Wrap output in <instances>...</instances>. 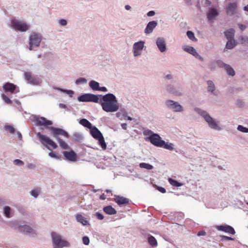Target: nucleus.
<instances>
[{
	"label": "nucleus",
	"mask_w": 248,
	"mask_h": 248,
	"mask_svg": "<svg viewBox=\"0 0 248 248\" xmlns=\"http://www.w3.org/2000/svg\"><path fill=\"white\" fill-rule=\"evenodd\" d=\"M238 26L241 31H244L246 28V26L242 24H239Z\"/></svg>",
	"instance_id": "nucleus-64"
},
{
	"label": "nucleus",
	"mask_w": 248,
	"mask_h": 248,
	"mask_svg": "<svg viewBox=\"0 0 248 248\" xmlns=\"http://www.w3.org/2000/svg\"><path fill=\"white\" fill-rule=\"evenodd\" d=\"M207 84V91L210 92L212 94L215 95H217L218 92L216 91V87L214 82L211 80H208Z\"/></svg>",
	"instance_id": "nucleus-25"
},
{
	"label": "nucleus",
	"mask_w": 248,
	"mask_h": 248,
	"mask_svg": "<svg viewBox=\"0 0 248 248\" xmlns=\"http://www.w3.org/2000/svg\"><path fill=\"white\" fill-rule=\"evenodd\" d=\"M5 130L9 131L10 133L11 134H13L15 132V128L14 127L10 125H6L5 127Z\"/></svg>",
	"instance_id": "nucleus-51"
},
{
	"label": "nucleus",
	"mask_w": 248,
	"mask_h": 248,
	"mask_svg": "<svg viewBox=\"0 0 248 248\" xmlns=\"http://www.w3.org/2000/svg\"><path fill=\"white\" fill-rule=\"evenodd\" d=\"M194 110L204 119L210 128L218 131L222 129V128L218 124L219 122L216 121L215 119L211 117L206 111L197 107L195 108Z\"/></svg>",
	"instance_id": "nucleus-2"
},
{
	"label": "nucleus",
	"mask_w": 248,
	"mask_h": 248,
	"mask_svg": "<svg viewBox=\"0 0 248 248\" xmlns=\"http://www.w3.org/2000/svg\"><path fill=\"white\" fill-rule=\"evenodd\" d=\"M37 136L41 143L47 148L49 149L48 145L51 146L53 149L57 148L58 146L56 143L47 136L42 134L40 132L37 133Z\"/></svg>",
	"instance_id": "nucleus-8"
},
{
	"label": "nucleus",
	"mask_w": 248,
	"mask_h": 248,
	"mask_svg": "<svg viewBox=\"0 0 248 248\" xmlns=\"http://www.w3.org/2000/svg\"><path fill=\"white\" fill-rule=\"evenodd\" d=\"M183 50L185 51L192 55L193 56H194V54H195L197 52L196 49L193 47L190 46H184L183 47Z\"/></svg>",
	"instance_id": "nucleus-34"
},
{
	"label": "nucleus",
	"mask_w": 248,
	"mask_h": 248,
	"mask_svg": "<svg viewBox=\"0 0 248 248\" xmlns=\"http://www.w3.org/2000/svg\"><path fill=\"white\" fill-rule=\"evenodd\" d=\"M186 35L190 40L193 41H196L197 40L195 37L194 33L192 31H188L186 32Z\"/></svg>",
	"instance_id": "nucleus-46"
},
{
	"label": "nucleus",
	"mask_w": 248,
	"mask_h": 248,
	"mask_svg": "<svg viewBox=\"0 0 248 248\" xmlns=\"http://www.w3.org/2000/svg\"><path fill=\"white\" fill-rule=\"evenodd\" d=\"M240 42L242 44L248 46V36H241L240 37Z\"/></svg>",
	"instance_id": "nucleus-45"
},
{
	"label": "nucleus",
	"mask_w": 248,
	"mask_h": 248,
	"mask_svg": "<svg viewBox=\"0 0 248 248\" xmlns=\"http://www.w3.org/2000/svg\"><path fill=\"white\" fill-rule=\"evenodd\" d=\"M83 139L82 135L78 132H75L73 135V140L75 141H80Z\"/></svg>",
	"instance_id": "nucleus-36"
},
{
	"label": "nucleus",
	"mask_w": 248,
	"mask_h": 248,
	"mask_svg": "<svg viewBox=\"0 0 248 248\" xmlns=\"http://www.w3.org/2000/svg\"><path fill=\"white\" fill-rule=\"evenodd\" d=\"M220 237L221 238V240L224 241V240H234V238H232L231 237L225 236V235H220Z\"/></svg>",
	"instance_id": "nucleus-56"
},
{
	"label": "nucleus",
	"mask_w": 248,
	"mask_h": 248,
	"mask_svg": "<svg viewBox=\"0 0 248 248\" xmlns=\"http://www.w3.org/2000/svg\"><path fill=\"white\" fill-rule=\"evenodd\" d=\"M197 235L198 236H205L206 235V232L204 231H201L198 232Z\"/></svg>",
	"instance_id": "nucleus-60"
},
{
	"label": "nucleus",
	"mask_w": 248,
	"mask_h": 248,
	"mask_svg": "<svg viewBox=\"0 0 248 248\" xmlns=\"http://www.w3.org/2000/svg\"><path fill=\"white\" fill-rule=\"evenodd\" d=\"M51 236L54 248H62L68 246V242L62 240L61 236L56 232H52Z\"/></svg>",
	"instance_id": "nucleus-7"
},
{
	"label": "nucleus",
	"mask_w": 248,
	"mask_h": 248,
	"mask_svg": "<svg viewBox=\"0 0 248 248\" xmlns=\"http://www.w3.org/2000/svg\"><path fill=\"white\" fill-rule=\"evenodd\" d=\"M228 40V41H227L226 45V47L227 49H231L233 48L234 47H235L236 44V42L234 39Z\"/></svg>",
	"instance_id": "nucleus-35"
},
{
	"label": "nucleus",
	"mask_w": 248,
	"mask_h": 248,
	"mask_svg": "<svg viewBox=\"0 0 248 248\" xmlns=\"http://www.w3.org/2000/svg\"><path fill=\"white\" fill-rule=\"evenodd\" d=\"M11 27L16 31L25 32L30 29L31 26L23 21L13 19L11 21Z\"/></svg>",
	"instance_id": "nucleus-6"
},
{
	"label": "nucleus",
	"mask_w": 248,
	"mask_h": 248,
	"mask_svg": "<svg viewBox=\"0 0 248 248\" xmlns=\"http://www.w3.org/2000/svg\"><path fill=\"white\" fill-rule=\"evenodd\" d=\"M94 216L99 220H103L104 218L103 215L99 212H96Z\"/></svg>",
	"instance_id": "nucleus-54"
},
{
	"label": "nucleus",
	"mask_w": 248,
	"mask_h": 248,
	"mask_svg": "<svg viewBox=\"0 0 248 248\" xmlns=\"http://www.w3.org/2000/svg\"><path fill=\"white\" fill-rule=\"evenodd\" d=\"M34 121L37 126H48L53 124L52 121L47 120L44 117L35 116L34 117Z\"/></svg>",
	"instance_id": "nucleus-15"
},
{
	"label": "nucleus",
	"mask_w": 248,
	"mask_h": 248,
	"mask_svg": "<svg viewBox=\"0 0 248 248\" xmlns=\"http://www.w3.org/2000/svg\"><path fill=\"white\" fill-rule=\"evenodd\" d=\"M166 91L173 95L180 96L182 95V91L173 84H167L165 86Z\"/></svg>",
	"instance_id": "nucleus-14"
},
{
	"label": "nucleus",
	"mask_w": 248,
	"mask_h": 248,
	"mask_svg": "<svg viewBox=\"0 0 248 248\" xmlns=\"http://www.w3.org/2000/svg\"><path fill=\"white\" fill-rule=\"evenodd\" d=\"M58 142H59L60 146L62 147V149L66 150L69 147L67 143H66L62 140L61 139H59L57 140Z\"/></svg>",
	"instance_id": "nucleus-44"
},
{
	"label": "nucleus",
	"mask_w": 248,
	"mask_h": 248,
	"mask_svg": "<svg viewBox=\"0 0 248 248\" xmlns=\"http://www.w3.org/2000/svg\"><path fill=\"white\" fill-rule=\"evenodd\" d=\"M90 131L92 136L95 139H98L103 135L101 132L95 126H92L90 128Z\"/></svg>",
	"instance_id": "nucleus-22"
},
{
	"label": "nucleus",
	"mask_w": 248,
	"mask_h": 248,
	"mask_svg": "<svg viewBox=\"0 0 248 248\" xmlns=\"http://www.w3.org/2000/svg\"><path fill=\"white\" fill-rule=\"evenodd\" d=\"M82 242L85 245H88L90 243V239L87 236L82 237Z\"/></svg>",
	"instance_id": "nucleus-53"
},
{
	"label": "nucleus",
	"mask_w": 248,
	"mask_h": 248,
	"mask_svg": "<svg viewBox=\"0 0 248 248\" xmlns=\"http://www.w3.org/2000/svg\"><path fill=\"white\" fill-rule=\"evenodd\" d=\"M48 128L52 131V136L57 140L59 139H61L59 137L60 136H63L66 138H69L70 137L69 134L66 131L62 128L54 127L53 126L48 127Z\"/></svg>",
	"instance_id": "nucleus-12"
},
{
	"label": "nucleus",
	"mask_w": 248,
	"mask_h": 248,
	"mask_svg": "<svg viewBox=\"0 0 248 248\" xmlns=\"http://www.w3.org/2000/svg\"><path fill=\"white\" fill-rule=\"evenodd\" d=\"M116 114L117 117H123L126 118V117H127V113L126 109L124 108H121L120 111L118 112Z\"/></svg>",
	"instance_id": "nucleus-39"
},
{
	"label": "nucleus",
	"mask_w": 248,
	"mask_h": 248,
	"mask_svg": "<svg viewBox=\"0 0 248 248\" xmlns=\"http://www.w3.org/2000/svg\"><path fill=\"white\" fill-rule=\"evenodd\" d=\"M155 44L159 50L161 52L163 53L166 51L167 47L165 39L163 37H160L157 38Z\"/></svg>",
	"instance_id": "nucleus-17"
},
{
	"label": "nucleus",
	"mask_w": 248,
	"mask_h": 248,
	"mask_svg": "<svg viewBox=\"0 0 248 248\" xmlns=\"http://www.w3.org/2000/svg\"><path fill=\"white\" fill-rule=\"evenodd\" d=\"M164 78L166 79L171 80L173 78V76L171 74H167Z\"/></svg>",
	"instance_id": "nucleus-61"
},
{
	"label": "nucleus",
	"mask_w": 248,
	"mask_h": 248,
	"mask_svg": "<svg viewBox=\"0 0 248 248\" xmlns=\"http://www.w3.org/2000/svg\"><path fill=\"white\" fill-rule=\"evenodd\" d=\"M90 87L94 91H98L99 88V82L95 80H91L89 83Z\"/></svg>",
	"instance_id": "nucleus-31"
},
{
	"label": "nucleus",
	"mask_w": 248,
	"mask_h": 248,
	"mask_svg": "<svg viewBox=\"0 0 248 248\" xmlns=\"http://www.w3.org/2000/svg\"><path fill=\"white\" fill-rule=\"evenodd\" d=\"M8 203V201L5 199H1L0 198V207L5 205Z\"/></svg>",
	"instance_id": "nucleus-57"
},
{
	"label": "nucleus",
	"mask_w": 248,
	"mask_h": 248,
	"mask_svg": "<svg viewBox=\"0 0 248 248\" xmlns=\"http://www.w3.org/2000/svg\"><path fill=\"white\" fill-rule=\"evenodd\" d=\"M76 219L78 222L81 223L84 226L90 225L89 221L87 220V219L82 216L81 214H77L76 216Z\"/></svg>",
	"instance_id": "nucleus-26"
},
{
	"label": "nucleus",
	"mask_w": 248,
	"mask_h": 248,
	"mask_svg": "<svg viewBox=\"0 0 248 248\" xmlns=\"http://www.w3.org/2000/svg\"><path fill=\"white\" fill-rule=\"evenodd\" d=\"M235 31L233 29H230L224 32L225 35L228 40L234 39Z\"/></svg>",
	"instance_id": "nucleus-29"
},
{
	"label": "nucleus",
	"mask_w": 248,
	"mask_h": 248,
	"mask_svg": "<svg viewBox=\"0 0 248 248\" xmlns=\"http://www.w3.org/2000/svg\"><path fill=\"white\" fill-rule=\"evenodd\" d=\"M218 12L215 8H210L207 14V18L209 20H213L215 17L218 16Z\"/></svg>",
	"instance_id": "nucleus-23"
},
{
	"label": "nucleus",
	"mask_w": 248,
	"mask_h": 248,
	"mask_svg": "<svg viewBox=\"0 0 248 248\" xmlns=\"http://www.w3.org/2000/svg\"><path fill=\"white\" fill-rule=\"evenodd\" d=\"M59 24L62 26H65L67 24V21L66 19H61L58 20Z\"/></svg>",
	"instance_id": "nucleus-55"
},
{
	"label": "nucleus",
	"mask_w": 248,
	"mask_h": 248,
	"mask_svg": "<svg viewBox=\"0 0 248 248\" xmlns=\"http://www.w3.org/2000/svg\"><path fill=\"white\" fill-rule=\"evenodd\" d=\"M196 58L200 60V61L203 62L204 61L203 58L197 52L195 53V54H194V56Z\"/></svg>",
	"instance_id": "nucleus-59"
},
{
	"label": "nucleus",
	"mask_w": 248,
	"mask_h": 248,
	"mask_svg": "<svg viewBox=\"0 0 248 248\" xmlns=\"http://www.w3.org/2000/svg\"><path fill=\"white\" fill-rule=\"evenodd\" d=\"M63 155L66 159L69 161L74 162L77 159V154L73 151H70L69 152L64 151Z\"/></svg>",
	"instance_id": "nucleus-20"
},
{
	"label": "nucleus",
	"mask_w": 248,
	"mask_h": 248,
	"mask_svg": "<svg viewBox=\"0 0 248 248\" xmlns=\"http://www.w3.org/2000/svg\"><path fill=\"white\" fill-rule=\"evenodd\" d=\"M18 229L21 233L31 237H34L37 235L36 231L28 225H19Z\"/></svg>",
	"instance_id": "nucleus-10"
},
{
	"label": "nucleus",
	"mask_w": 248,
	"mask_h": 248,
	"mask_svg": "<svg viewBox=\"0 0 248 248\" xmlns=\"http://www.w3.org/2000/svg\"><path fill=\"white\" fill-rule=\"evenodd\" d=\"M59 106L61 108H66L67 110H69L66 105L63 104V103H60L59 105Z\"/></svg>",
	"instance_id": "nucleus-63"
},
{
	"label": "nucleus",
	"mask_w": 248,
	"mask_h": 248,
	"mask_svg": "<svg viewBox=\"0 0 248 248\" xmlns=\"http://www.w3.org/2000/svg\"><path fill=\"white\" fill-rule=\"evenodd\" d=\"M55 89L56 90H58V91H59L61 92L66 93L69 94L70 97H72V95L74 93V91H73L72 90H68L63 89H62V88H60L59 87L55 88Z\"/></svg>",
	"instance_id": "nucleus-41"
},
{
	"label": "nucleus",
	"mask_w": 248,
	"mask_h": 248,
	"mask_svg": "<svg viewBox=\"0 0 248 248\" xmlns=\"http://www.w3.org/2000/svg\"><path fill=\"white\" fill-rule=\"evenodd\" d=\"M1 98L6 104H10L12 102V101L4 93L1 94Z\"/></svg>",
	"instance_id": "nucleus-50"
},
{
	"label": "nucleus",
	"mask_w": 248,
	"mask_h": 248,
	"mask_svg": "<svg viewBox=\"0 0 248 248\" xmlns=\"http://www.w3.org/2000/svg\"><path fill=\"white\" fill-rule=\"evenodd\" d=\"M155 13L154 11H150L147 13V16H155Z\"/></svg>",
	"instance_id": "nucleus-62"
},
{
	"label": "nucleus",
	"mask_w": 248,
	"mask_h": 248,
	"mask_svg": "<svg viewBox=\"0 0 248 248\" xmlns=\"http://www.w3.org/2000/svg\"><path fill=\"white\" fill-rule=\"evenodd\" d=\"M87 82V79L84 78H79L76 79L75 81V84L76 85H78L79 84H85Z\"/></svg>",
	"instance_id": "nucleus-47"
},
{
	"label": "nucleus",
	"mask_w": 248,
	"mask_h": 248,
	"mask_svg": "<svg viewBox=\"0 0 248 248\" xmlns=\"http://www.w3.org/2000/svg\"><path fill=\"white\" fill-rule=\"evenodd\" d=\"M144 136H148L145 138L146 141H149L153 145L158 147H162L164 143V140L161 139L160 136L158 134L154 133L150 129H147L143 131Z\"/></svg>",
	"instance_id": "nucleus-3"
},
{
	"label": "nucleus",
	"mask_w": 248,
	"mask_h": 248,
	"mask_svg": "<svg viewBox=\"0 0 248 248\" xmlns=\"http://www.w3.org/2000/svg\"><path fill=\"white\" fill-rule=\"evenodd\" d=\"M41 192V188L37 187L36 188H34L33 189H32L30 192V193L31 196L34 197V198H37L39 195L40 194Z\"/></svg>",
	"instance_id": "nucleus-33"
},
{
	"label": "nucleus",
	"mask_w": 248,
	"mask_h": 248,
	"mask_svg": "<svg viewBox=\"0 0 248 248\" xmlns=\"http://www.w3.org/2000/svg\"><path fill=\"white\" fill-rule=\"evenodd\" d=\"M79 123L83 126L90 129L93 125L92 124L86 119H82L80 120Z\"/></svg>",
	"instance_id": "nucleus-32"
},
{
	"label": "nucleus",
	"mask_w": 248,
	"mask_h": 248,
	"mask_svg": "<svg viewBox=\"0 0 248 248\" xmlns=\"http://www.w3.org/2000/svg\"><path fill=\"white\" fill-rule=\"evenodd\" d=\"M96 140H98L99 144L100 145L101 148L103 150H106L107 148V144L105 141L103 136L102 135V136L100 137L99 138L97 139Z\"/></svg>",
	"instance_id": "nucleus-37"
},
{
	"label": "nucleus",
	"mask_w": 248,
	"mask_h": 248,
	"mask_svg": "<svg viewBox=\"0 0 248 248\" xmlns=\"http://www.w3.org/2000/svg\"><path fill=\"white\" fill-rule=\"evenodd\" d=\"M12 209L9 206H4L3 207V213L7 218L11 217L13 215L11 214Z\"/></svg>",
	"instance_id": "nucleus-30"
},
{
	"label": "nucleus",
	"mask_w": 248,
	"mask_h": 248,
	"mask_svg": "<svg viewBox=\"0 0 248 248\" xmlns=\"http://www.w3.org/2000/svg\"><path fill=\"white\" fill-rule=\"evenodd\" d=\"M139 166L140 168H144L148 170H152L154 168L152 165L146 163H140Z\"/></svg>",
	"instance_id": "nucleus-43"
},
{
	"label": "nucleus",
	"mask_w": 248,
	"mask_h": 248,
	"mask_svg": "<svg viewBox=\"0 0 248 248\" xmlns=\"http://www.w3.org/2000/svg\"><path fill=\"white\" fill-rule=\"evenodd\" d=\"M99 95H96L92 93H84L78 97V100L82 102H94L98 103Z\"/></svg>",
	"instance_id": "nucleus-9"
},
{
	"label": "nucleus",
	"mask_w": 248,
	"mask_h": 248,
	"mask_svg": "<svg viewBox=\"0 0 248 248\" xmlns=\"http://www.w3.org/2000/svg\"><path fill=\"white\" fill-rule=\"evenodd\" d=\"M13 162L14 165L19 166H23L24 164L23 161L18 159H16L14 160Z\"/></svg>",
	"instance_id": "nucleus-52"
},
{
	"label": "nucleus",
	"mask_w": 248,
	"mask_h": 248,
	"mask_svg": "<svg viewBox=\"0 0 248 248\" xmlns=\"http://www.w3.org/2000/svg\"><path fill=\"white\" fill-rule=\"evenodd\" d=\"M216 63L217 65L220 68H225L226 66L228 65L227 64L223 62L220 60H218L216 61Z\"/></svg>",
	"instance_id": "nucleus-48"
},
{
	"label": "nucleus",
	"mask_w": 248,
	"mask_h": 248,
	"mask_svg": "<svg viewBox=\"0 0 248 248\" xmlns=\"http://www.w3.org/2000/svg\"><path fill=\"white\" fill-rule=\"evenodd\" d=\"M49 156L51 157H53V158H59V157L57 156V154H56L55 152H51L49 153L48 154Z\"/></svg>",
	"instance_id": "nucleus-58"
},
{
	"label": "nucleus",
	"mask_w": 248,
	"mask_h": 248,
	"mask_svg": "<svg viewBox=\"0 0 248 248\" xmlns=\"http://www.w3.org/2000/svg\"><path fill=\"white\" fill-rule=\"evenodd\" d=\"M104 212L108 215H112L116 214V210L111 205H108L103 208Z\"/></svg>",
	"instance_id": "nucleus-27"
},
{
	"label": "nucleus",
	"mask_w": 248,
	"mask_h": 248,
	"mask_svg": "<svg viewBox=\"0 0 248 248\" xmlns=\"http://www.w3.org/2000/svg\"><path fill=\"white\" fill-rule=\"evenodd\" d=\"M156 21H151L148 23L144 30V33L146 34H149L153 32V30L157 26Z\"/></svg>",
	"instance_id": "nucleus-19"
},
{
	"label": "nucleus",
	"mask_w": 248,
	"mask_h": 248,
	"mask_svg": "<svg viewBox=\"0 0 248 248\" xmlns=\"http://www.w3.org/2000/svg\"><path fill=\"white\" fill-rule=\"evenodd\" d=\"M42 40V35L38 32H33L29 38V49L36 51V47H39Z\"/></svg>",
	"instance_id": "nucleus-4"
},
{
	"label": "nucleus",
	"mask_w": 248,
	"mask_h": 248,
	"mask_svg": "<svg viewBox=\"0 0 248 248\" xmlns=\"http://www.w3.org/2000/svg\"><path fill=\"white\" fill-rule=\"evenodd\" d=\"M114 201L120 206L126 205L129 203V200L128 199L119 195L116 196Z\"/></svg>",
	"instance_id": "nucleus-21"
},
{
	"label": "nucleus",
	"mask_w": 248,
	"mask_h": 248,
	"mask_svg": "<svg viewBox=\"0 0 248 248\" xmlns=\"http://www.w3.org/2000/svg\"><path fill=\"white\" fill-rule=\"evenodd\" d=\"M173 146H174V145L173 143H166L164 141V143L162 146V147H163L164 148L169 150H170V151H172L174 150Z\"/></svg>",
	"instance_id": "nucleus-42"
},
{
	"label": "nucleus",
	"mask_w": 248,
	"mask_h": 248,
	"mask_svg": "<svg viewBox=\"0 0 248 248\" xmlns=\"http://www.w3.org/2000/svg\"><path fill=\"white\" fill-rule=\"evenodd\" d=\"M216 228L218 231H223L231 234H234L235 233L234 229L232 226L228 225L217 226Z\"/></svg>",
	"instance_id": "nucleus-18"
},
{
	"label": "nucleus",
	"mask_w": 248,
	"mask_h": 248,
	"mask_svg": "<svg viewBox=\"0 0 248 248\" xmlns=\"http://www.w3.org/2000/svg\"><path fill=\"white\" fill-rule=\"evenodd\" d=\"M145 42L140 41L133 44L132 51L134 57H138L141 54V52L144 46Z\"/></svg>",
	"instance_id": "nucleus-13"
},
{
	"label": "nucleus",
	"mask_w": 248,
	"mask_h": 248,
	"mask_svg": "<svg viewBox=\"0 0 248 248\" xmlns=\"http://www.w3.org/2000/svg\"><path fill=\"white\" fill-rule=\"evenodd\" d=\"M236 3H230L226 8V12L228 15H233L236 13Z\"/></svg>",
	"instance_id": "nucleus-24"
},
{
	"label": "nucleus",
	"mask_w": 248,
	"mask_h": 248,
	"mask_svg": "<svg viewBox=\"0 0 248 248\" xmlns=\"http://www.w3.org/2000/svg\"><path fill=\"white\" fill-rule=\"evenodd\" d=\"M237 129L243 133H248V128L244 127L242 125H238Z\"/></svg>",
	"instance_id": "nucleus-49"
},
{
	"label": "nucleus",
	"mask_w": 248,
	"mask_h": 248,
	"mask_svg": "<svg viewBox=\"0 0 248 248\" xmlns=\"http://www.w3.org/2000/svg\"><path fill=\"white\" fill-rule=\"evenodd\" d=\"M24 78L26 82L33 86L40 85L42 83L41 79L37 75H32L30 72L24 73Z\"/></svg>",
	"instance_id": "nucleus-5"
},
{
	"label": "nucleus",
	"mask_w": 248,
	"mask_h": 248,
	"mask_svg": "<svg viewBox=\"0 0 248 248\" xmlns=\"http://www.w3.org/2000/svg\"><path fill=\"white\" fill-rule=\"evenodd\" d=\"M99 96L101 98L98 103L101 105L102 109L105 112H114L119 109V104L114 94L108 93L104 95H99Z\"/></svg>",
	"instance_id": "nucleus-1"
},
{
	"label": "nucleus",
	"mask_w": 248,
	"mask_h": 248,
	"mask_svg": "<svg viewBox=\"0 0 248 248\" xmlns=\"http://www.w3.org/2000/svg\"><path fill=\"white\" fill-rule=\"evenodd\" d=\"M3 89L6 92H10L12 93L19 92V88L16 85L10 82L6 83L3 85Z\"/></svg>",
	"instance_id": "nucleus-16"
},
{
	"label": "nucleus",
	"mask_w": 248,
	"mask_h": 248,
	"mask_svg": "<svg viewBox=\"0 0 248 248\" xmlns=\"http://www.w3.org/2000/svg\"><path fill=\"white\" fill-rule=\"evenodd\" d=\"M166 107L174 112H179L183 111V107L178 102L174 101L172 100H167L165 103Z\"/></svg>",
	"instance_id": "nucleus-11"
},
{
	"label": "nucleus",
	"mask_w": 248,
	"mask_h": 248,
	"mask_svg": "<svg viewBox=\"0 0 248 248\" xmlns=\"http://www.w3.org/2000/svg\"><path fill=\"white\" fill-rule=\"evenodd\" d=\"M147 240L150 245L152 247H156L157 246V242L156 239L151 234L147 235Z\"/></svg>",
	"instance_id": "nucleus-28"
},
{
	"label": "nucleus",
	"mask_w": 248,
	"mask_h": 248,
	"mask_svg": "<svg viewBox=\"0 0 248 248\" xmlns=\"http://www.w3.org/2000/svg\"><path fill=\"white\" fill-rule=\"evenodd\" d=\"M227 74L231 76H234L235 75V71L233 69L229 64L224 68Z\"/></svg>",
	"instance_id": "nucleus-38"
},
{
	"label": "nucleus",
	"mask_w": 248,
	"mask_h": 248,
	"mask_svg": "<svg viewBox=\"0 0 248 248\" xmlns=\"http://www.w3.org/2000/svg\"><path fill=\"white\" fill-rule=\"evenodd\" d=\"M168 181L171 185L175 187H179L183 185L182 183L171 178L168 179Z\"/></svg>",
	"instance_id": "nucleus-40"
}]
</instances>
